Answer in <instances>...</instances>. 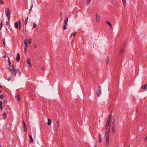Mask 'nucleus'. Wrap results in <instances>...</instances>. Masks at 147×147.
Returning <instances> with one entry per match:
<instances>
[{"mask_svg": "<svg viewBox=\"0 0 147 147\" xmlns=\"http://www.w3.org/2000/svg\"><path fill=\"white\" fill-rule=\"evenodd\" d=\"M101 94V89L100 86L98 87L97 90V96H99Z\"/></svg>", "mask_w": 147, "mask_h": 147, "instance_id": "1", "label": "nucleus"}, {"mask_svg": "<svg viewBox=\"0 0 147 147\" xmlns=\"http://www.w3.org/2000/svg\"><path fill=\"white\" fill-rule=\"evenodd\" d=\"M17 74L19 76H20L21 74V72L19 71L18 70H16V71L15 70L13 71V74H14L15 76H16V74Z\"/></svg>", "mask_w": 147, "mask_h": 147, "instance_id": "2", "label": "nucleus"}, {"mask_svg": "<svg viewBox=\"0 0 147 147\" xmlns=\"http://www.w3.org/2000/svg\"><path fill=\"white\" fill-rule=\"evenodd\" d=\"M5 13L7 16L10 15V13L9 12V9L8 8H5Z\"/></svg>", "mask_w": 147, "mask_h": 147, "instance_id": "3", "label": "nucleus"}, {"mask_svg": "<svg viewBox=\"0 0 147 147\" xmlns=\"http://www.w3.org/2000/svg\"><path fill=\"white\" fill-rule=\"evenodd\" d=\"M96 21L98 23H99L100 21V18L98 14L97 13H96Z\"/></svg>", "mask_w": 147, "mask_h": 147, "instance_id": "4", "label": "nucleus"}, {"mask_svg": "<svg viewBox=\"0 0 147 147\" xmlns=\"http://www.w3.org/2000/svg\"><path fill=\"white\" fill-rule=\"evenodd\" d=\"M68 21V18L67 17H65L64 19V22L63 23L64 25H67V24Z\"/></svg>", "mask_w": 147, "mask_h": 147, "instance_id": "5", "label": "nucleus"}, {"mask_svg": "<svg viewBox=\"0 0 147 147\" xmlns=\"http://www.w3.org/2000/svg\"><path fill=\"white\" fill-rule=\"evenodd\" d=\"M16 99L18 101V102L20 101V95L19 94H18L15 97Z\"/></svg>", "mask_w": 147, "mask_h": 147, "instance_id": "6", "label": "nucleus"}, {"mask_svg": "<svg viewBox=\"0 0 147 147\" xmlns=\"http://www.w3.org/2000/svg\"><path fill=\"white\" fill-rule=\"evenodd\" d=\"M109 57L108 56H107L106 58L105 59V63L106 64L108 65L109 63Z\"/></svg>", "mask_w": 147, "mask_h": 147, "instance_id": "7", "label": "nucleus"}, {"mask_svg": "<svg viewBox=\"0 0 147 147\" xmlns=\"http://www.w3.org/2000/svg\"><path fill=\"white\" fill-rule=\"evenodd\" d=\"M20 54L19 53H18L17 55V57L16 58V60L17 61H18L20 60Z\"/></svg>", "mask_w": 147, "mask_h": 147, "instance_id": "8", "label": "nucleus"}, {"mask_svg": "<svg viewBox=\"0 0 147 147\" xmlns=\"http://www.w3.org/2000/svg\"><path fill=\"white\" fill-rule=\"evenodd\" d=\"M27 63L30 67L32 66V63L31 60L30 59H28L27 60Z\"/></svg>", "mask_w": 147, "mask_h": 147, "instance_id": "9", "label": "nucleus"}, {"mask_svg": "<svg viewBox=\"0 0 147 147\" xmlns=\"http://www.w3.org/2000/svg\"><path fill=\"white\" fill-rule=\"evenodd\" d=\"M110 126L106 125V131H107V132H109L110 131Z\"/></svg>", "mask_w": 147, "mask_h": 147, "instance_id": "10", "label": "nucleus"}, {"mask_svg": "<svg viewBox=\"0 0 147 147\" xmlns=\"http://www.w3.org/2000/svg\"><path fill=\"white\" fill-rule=\"evenodd\" d=\"M16 69L14 67V66L13 65L12 66V69H10V71L11 73L12 74H13V71H16Z\"/></svg>", "mask_w": 147, "mask_h": 147, "instance_id": "11", "label": "nucleus"}, {"mask_svg": "<svg viewBox=\"0 0 147 147\" xmlns=\"http://www.w3.org/2000/svg\"><path fill=\"white\" fill-rule=\"evenodd\" d=\"M106 23L109 25L111 29L113 27L111 23L109 21H107Z\"/></svg>", "mask_w": 147, "mask_h": 147, "instance_id": "12", "label": "nucleus"}, {"mask_svg": "<svg viewBox=\"0 0 147 147\" xmlns=\"http://www.w3.org/2000/svg\"><path fill=\"white\" fill-rule=\"evenodd\" d=\"M142 88L143 89H147V84H145L142 86Z\"/></svg>", "mask_w": 147, "mask_h": 147, "instance_id": "13", "label": "nucleus"}, {"mask_svg": "<svg viewBox=\"0 0 147 147\" xmlns=\"http://www.w3.org/2000/svg\"><path fill=\"white\" fill-rule=\"evenodd\" d=\"M28 136L30 139V141L31 142H33V139L32 136L30 135H29Z\"/></svg>", "mask_w": 147, "mask_h": 147, "instance_id": "14", "label": "nucleus"}, {"mask_svg": "<svg viewBox=\"0 0 147 147\" xmlns=\"http://www.w3.org/2000/svg\"><path fill=\"white\" fill-rule=\"evenodd\" d=\"M109 132H107L106 131L105 133V136L106 137V139H109V134H108Z\"/></svg>", "mask_w": 147, "mask_h": 147, "instance_id": "15", "label": "nucleus"}, {"mask_svg": "<svg viewBox=\"0 0 147 147\" xmlns=\"http://www.w3.org/2000/svg\"><path fill=\"white\" fill-rule=\"evenodd\" d=\"M106 142L107 143V146H108L109 145V139H106Z\"/></svg>", "mask_w": 147, "mask_h": 147, "instance_id": "16", "label": "nucleus"}, {"mask_svg": "<svg viewBox=\"0 0 147 147\" xmlns=\"http://www.w3.org/2000/svg\"><path fill=\"white\" fill-rule=\"evenodd\" d=\"M24 43L25 45V46H27V40L26 39H25L24 40Z\"/></svg>", "mask_w": 147, "mask_h": 147, "instance_id": "17", "label": "nucleus"}, {"mask_svg": "<svg viewBox=\"0 0 147 147\" xmlns=\"http://www.w3.org/2000/svg\"><path fill=\"white\" fill-rule=\"evenodd\" d=\"M122 1L124 7H125L126 6V0H122Z\"/></svg>", "mask_w": 147, "mask_h": 147, "instance_id": "18", "label": "nucleus"}, {"mask_svg": "<svg viewBox=\"0 0 147 147\" xmlns=\"http://www.w3.org/2000/svg\"><path fill=\"white\" fill-rule=\"evenodd\" d=\"M47 120V124L49 125H50L51 124V119H48Z\"/></svg>", "mask_w": 147, "mask_h": 147, "instance_id": "19", "label": "nucleus"}, {"mask_svg": "<svg viewBox=\"0 0 147 147\" xmlns=\"http://www.w3.org/2000/svg\"><path fill=\"white\" fill-rule=\"evenodd\" d=\"M124 51V48H122L121 49L120 51V53L121 54Z\"/></svg>", "mask_w": 147, "mask_h": 147, "instance_id": "20", "label": "nucleus"}, {"mask_svg": "<svg viewBox=\"0 0 147 147\" xmlns=\"http://www.w3.org/2000/svg\"><path fill=\"white\" fill-rule=\"evenodd\" d=\"M7 117V115L5 113H3V117L4 119H5Z\"/></svg>", "mask_w": 147, "mask_h": 147, "instance_id": "21", "label": "nucleus"}, {"mask_svg": "<svg viewBox=\"0 0 147 147\" xmlns=\"http://www.w3.org/2000/svg\"><path fill=\"white\" fill-rule=\"evenodd\" d=\"M18 22H16L14 24L15 27L16 28H18Z\"/></svg>", "mask_w": 147, "mask_h": 147, "instance_id": "22", "label": "nucleus"}, {"mask_svg": "<svg viewBox=\"0 0 147 147\" xmlns=\"http://www.w3.org/2000/svg\"><path fill=\"white\" fill-rule=\"evenodd\" d=\"M76 34V32H74L73 33H72L70 35V37L71 38L72 36V35H73L74 36Z\"/></svg>", "mask_w": 147, "mask_h": 147, "instance_id": "23", "label": "nucleus"}, {"mask_svg": "<svg viewBox=\"0 0 147 147\" xmlns=\"http://www.w3.org/2000/svg\"><path fill=\"white\" fill-rule=\"evenodd\" d=\"M110 123H111V121L108 120L107 122V123L106 125L110 126Z\"/></svg>", "mask_w": 147, "mask_h": 147, "instance_id": "24", "label": "nucleus"}, {"mask_svg": "<svg viewBox=\"0 0 147 147\" xmlns=\"http://www.w3.org/2000/svg\"><path fill=\"white\" fill-rule=\"evenodd\" d=\"M18 23L19 24V29H20L21 28V21L20 20H19L18 21Z\"/></svg>", "mask_w": 147, "mask_h": 147, "instance_id": "25", "label": "nucleus"}, {"mask_svg": "<svg viewBox=\"0 0 147 147\" xmlns=\"http://www.w3.org/2000/svg\"><path fill=\"white\" fill-rule=\"evenodd\" d=\"M12 77V76H10L9 77L7 78V80L9 81H10Z\"/></svg>", "mask_w": 147, "mask_h": 147, "instance_id": "26", "label": "nucleus"}, {"mask_svg": "<svg viewBox=\"0 0 147 147\" xmlns=\"http://www.w3.org/2000/svg\"><path fill=\"white\" fill-rule=\"evenodd\" d=\"M28 20V17H27L26 18V19H25V25H26V24H27V23Z\"/></svg>", "mask_w": 147, "mask_h": 147, "instance_id": "27", "label": "nucleus"}, {"mask_svg": "<svg viewBox=\"0 0 147 147\" xmlns=\"http://www.w3.org/2000/svg\"><path fill=\"white\" fill-rule=\"evenodd\" d=\"M91 1V0H87V1H86L87 4L88 5H89Z\"/></svg>", "mask_w": 147, "mask_h": 147, "instance_id": "28", "label": "nucleus"}, {"mask_svg": "<svg viewBox=\"0 0 147 147\" xmlns=\"http://www.w3.org/2000/svg\"><path fill=\"white\" fill-rule=\"evenodd\" d=\"M23 128L24 129V131H27V127H26V126H24L23 127Z\"/></svg>", "mask_w": 147, "mask_h": 147, "instance_id": "29", "label": "nucleus"}, {"mask_svg": "<svg viewBox=\"0 0 147 147\" xmlns=\"http://www.w3.org/2000/svg\"><path fill=\"white\" fill-rule=\"evenodd\" d=\"M8 61L9 63V67H11V62L9 61V59H8Z\"/></svg>", "mask_w": 147, "mask_h": 147, "instance_id": "30", "label": "nucleus"}, {"mask_svg": "<svg viewBox=\"0 0 147 147\" xmlns=\"http://www.w3.org/2000/svg\"><path fill=\"white\" fill-rule=\"evenodd\" d=\"M5 38L3 39V42L4 44V46L5 47Z\"/></svg>", "mask_w": 147, "mask_h": 147, "instance_id": "31", "label": "nucleus"}, {"mask_svg": "<svg viewBox=\"0 0 147 147\" xmlns=\"http://www.w3.org/2000/svg\"><path fill=\"white\" fill-rule=\"evenodd\" d=\"M112 131L113 132V133H115V128H112Z\"/></svg>", "mask_w": 147, "mask_h": 147, "instance_id": "32", "label": "nucleus"}, {"mask_svg": "<svg viewBox=\"0 0 147 147\" xmlns=\"http://www.w3.org/2000/svg\"><path fill=\"white\" fill-rule=\"evenodd\" d=\"M27 46H25L24 48V51L26 52L27 51Z\"/></svg>", "mask_w": 147, "mask_h": 147, "instance_id": "33", "label": "nucleus"}, {"mask_svg": "<svg viewBox=\"0 0 147 147\" xmlns=\"http://www.w3.org/2000/svg\"><path fill=\"white\" fill-rule=\"evenodd\" d=\"M7 19H8V20H10V17H11V16L10 15H9L8 16H7Z\"/></svg>", "mask_w": 147, "mask_h": 147, "instance_id": "34", "label": "nucleus"}, {"mask_svg": "<svg viewBox=\"0 0 147 147\" xmlns=\"http://www.w3.org/2000/svg\"><path fill=\"white\" fill-rule=\"evenodd\" d=\"M64 25V26H63V29L64 30H65L66 29V25Z\"/></svg>", "mask_w": 147, "mask_h": 147, "instance_id": "35", "label": "nucleus"}, {"mask_svg": "<svg viewBox=\"0 0 147 147\" xmlns=\"http://www.w3.org/2000/svg\"><path fill=\"white\" fill-rule=\"evenodd\" d=\"M31 40H32V39H30L29 40V41H28V44H30L31 43Z\"/></svg>", "mask_w": 147, "mask_h": 147, "instance_id": "36", "label": "nucleus"}, {"mask_svg": "<svg viewBox=\"0 0 147 147\" xmlns=\"http://www.w3.org/2000/svg\"><path fill=\"white\" fill-rule=\"evenodd\" d=\"M36 47H37L36 45V44L34 43V48H36Z\"/></svg>", "mask_w": 147, "mask_h": 147, "instance_id": "37", "label": "nucleus"}, {"mask_svg": "<svg viewBox=\"0 0 147 147\" xmlns=\"http://www.w3.org/2000/svg\"><path fill=\"white\" fill-rule=\"evenodd\" d=\"M37 26V24H33V28H34L36 27Z\"/></svg>", "mask_w": 147, "mask_h": 147, "instance_id": "38", "label": "nucleus"}, {"mask_svg": "<svg viewBox=\"0 0 147 147\" xmlns=\"http://www.w3.org/2000/svg\"><path fill=\"white\" fill-rule=\"evenodd\" d=\"M0 4H1L3 5L4 4L3 2L1 0H0Z\"/></svg>", "mask_w": 147, "mask_h": 147, "instance_id": "39", "label": "nucleus"}, {"mask_svg": "<svg viewBox=\"0 0 147 147\" xmlns=\"http://www.w3.org/2000/svg\"><path fill=\"white\" fill-rule=\"evenodd\" d=\"M2 26H3L2 24V23H0V30L2 28Z\"/></svg>", "mask_w": 147, "mask_h": 147, "instance_id": "40", "label": "nucleus"}, {"mask_svg": "<svg viewBox=\"0 0 147 147\" xmlns=\"http://www.w3.org/2000/svg\"><path fill=\"white\" fill-rule=\"evenodd\" d=\"M2 102L1 101H0V107H2Z\"/></svg>", "mask_w": 147, "mask_h": 147, "instance_id": "41", "label": "nucleus"}, {"mask_svg": "<svg viewBox=\"0 0 147 147\" xmlns=\"http://www.w3.org/2000/svg\"><path fill=\"white\" fill-rule=\"evenodd\" d=\"M3 94H1L0 95V98H3Z\"/></svg>", "mask_w": 147, "mask_h": 147, "instance_id": "42", "label": "nucleus"}, {"mask_svg": "<svg viewBox=\"0 0 147 147\" xmlns=\"http://www.w3.org/2000/svg\"><path fill=\"white\" fill-rule=\"evenodd\" d=\"M111 116H109L108 118V120L111 121Z\"/></svg>", "mask_w": 147, "mask_h": 147, "instance_id": "43", "label": "nucleus"}, {"mask_svg": "<svg viewBox=\"0 0 147 147\" xmlns=\"http://www.w3.org/2000/svg\"><path fill=\"white\" fill-rule=\"evenodd\" d=\"M99 142L100 143L101 142H102V140H101V138H99Z\"/></svg>", "mask_w": 147, "mask_h": 147, "instance_id": "44", "label": "nucleus"}, {"mask_svg": "<svg viewBox=\"0 0 147 147\" xmlns=\"http://www.w3.org/2000/svg\"><path fill=\"white\" fill-rule=\"evenodd\" d=\"M112 127V128H114L115 127V125L114 123H113V124Z\"/></svg>", "mask_w": 147, "mask_h": 147, "instance_id": "45", "label": "nucleus"}, {"mask_svg": "<svg viewBox=\"0 0 147 147\" xmlns=\"http://www.w3.org/2000/svg\"><path fill=\"white\" fill-rule=\"evenodd\" d=\"M144 140H147V136L146 137H145V138L144 139Z\"/></svg>", "mask_w": 147, "mask_h": 147, "instance_id": "46", "label": "nucleus"}, {"mask_svg": "<svg viewBox=\"0 0 147 147\" xmlns=\"http://www.w3.org/2000/svg\"><path fill=\"white\" fill-rule=\"evenodd\" d=\"M98 138H101V136L100 134H99V135Z\"/></svg>", "mask_w": 147, "mask_h": 147, "instance_id": "47", "label": "nucleus"}, {"mask_svg": "<svg viewBox=\"0 0 147 147\" xmlns=\"http://www.w3.org/2000/svg\"><path fill=\"white\" fill-rule=\"evenodd\" d=\"M45 69V67H42L41 68V69L42 70H44Z\"/></svg>", "mask_w": 147, "mask_h": 147, "instance_id": "48", "label": "nucleus"}, {"mask_svg": "<svg viewBox=\"0 0 147 147\" xmlns=\"http://www.w3.org/2000/svg\"><path fill=\"white\" fill-rule=\"evenodd\" d=\"M6 102V101L5 100H4L3 101L4 103H5Z\"/></svg>", "mask_w": 147, "mask_h": 147, "instance_id": "49", "label": "nucleus"}, {"mask_svg": "<svg viewBox=\"0 0 147 147\" xmlns=\"http://www.w3.org/2000/svg\"><path fill=\"white\" fill-rule=\"evenodd\" d=\"M6 57V55H4V56H3V58H5Z\"/></svg>", "mask_w": 147, "mask_h": 147, "instance_id": "50", "label": "nucleus"}, {"mask_svg": "<svg viewBox=\"0 0 147 147\" xmlns=\"http://www.w3.org/2000/svg\"><path fill=\"white\" fill-rule=\"evenodd\" d=\"M62 13L61 12L60 14V16L61 17L62 16Z\"/></svg>", "mask_w": 147, "mask_h": 147, "instance_id": "51", "label": "nucleus"}, {"mask_svg": "<svg viewBox=\"0 0 147 147\" xmlns=\"http://www.w3.org/2000/svg\"><path fill=\"white\" fill-rule=\"evenodd\" d=\"M22 123H23V124H24L25 123V122H24V120H23V121H22Z\"/></svg>", "mask_w": 147, "mask_h": 147, "instance_id": "52", "label": "nucleus"}, {"mask_svg": "<svg viewBox=\"0 0 147 147\" xmlns=\"http://www.w3.org/2000/svg\"><path fill=\"white\" fill-rule=\"evenodd\" d=\"M0 108L1 109V110H2V109H3V108H2V107H0Z\"/></svg>", "mask_w": 147, "mask_h": 147, "instance_id": "53", "label": "nucleus"}, {"mask_svg": "<svg viewBox=\"0 0 147 147\" xmlns=\"http://www.w3.org/2000/svg\"><path fill=\"white\" fill-rule=\"evenodd\" d=\"M23 126H26V124H25V123L24 124H23Z\"/></svg>", "mask_w": 147, "mask_h": 147, "instance_id": "54", "label": "nucleus"}, {"mask_svg": "<svg viewBox=\"0 0 147 147\" xmlns=\"http://www.w3.org/2000/svg\"><path fill=\"white\" fill-rule=\"evenodd\" d=\"M32 7H30V11L31 10V9H32Z\"/></svg>", "mask_w": 147, "mask_h": 147, "instance_id": "55", "label": "nucleus"}, {"mask_svg": "<svg viewBox=\"0 0 147 147\" xmlns=\"http://www.w3.org/2000/svg\"><path fill=\"white\" fill-rule=\"evenodd\" d=\"M0 87L1 88H2V86L1 85V84H0Z\"/></svg>", "mask_w": 147, "mask_h": 147, "instance_id": "56", "label": "nucleus"}, {"mask_svg": "<svg viewBox=\"0 0 147 147\" xmlns=\"http://www.w3.org/2000/svg\"><path fill=\"white\" fill-rule=\"evenodd\" d=\"M7 69H10V68L9 67H7Z\"/></svg>", "mask_w": 147, "mask_h": 147, "instance_id": "57", "label": "nucleus"}, {"mask_svg": "<svg viewBox=\"0 0 147 147\" xmlns=\"http://www.w3.org/2000/svg\"><path fill=\"white\" fill-rule=\"evenodd\" d=\"M6 23L7 24V21H6Z\"/></svg>", "mask_w": 147, "mask_h": 147, "instance_id": "58", "label": "nucleus"}, {"mask_svg": "<svg viewBox=\"0 0 147 147\" xmlns=\"http://www.w3.org/2000/svg\"><path fill=\"white\" fill-rule=\"evenodd\" d=\"M114 122H115V121H113V123L114 124Z\"/></svg>", "mask_w": 147, "mask_h": 147, "instance_id": "59", "label": "nucleus"}, {"mask_svg": "<svg viewBox=\"0 0 147 147\" xmlns=\"http://www.w3.org/2000/svg\"><path fill=\"white\" fill-rule=\"evenodd\" d=\"M136 111H137H137H138V110H136Z\"/></svg>", "mask_w": 147, "mask_h": 147, "instance_id": "60", "label": "nucleus"}, {"mask_svg": "<svg viewBox=\"0 0 147 147\" xmlns=\"http://www.w3.org/2000/svg\"><path fill=\"white\" fill-rule=\"evenodd\" d=\"M1 92V90H0V92Z\"/></svg>", "mask_w": 147, "mask_h": 147, "instance_id": "61", "label": "nucleus"}, {"mask_svg": "<svg viewBox=\"0 0 147 147\" xmlns=\"http://www.w3.org/2000/svg\"><path fill=\"white\" fill-rule=\"evenodd\" d=\"M116 147H118V146H116Z\"/></svg>", "mask_w": 147, "mask_h": 147, "instance_id": "62", "label": "nucleus"}, {"mask_svg": "<svg viewBox=\"0 0 147 147\" xmlns=\"http://www.w3.org/2000/svg\"><path fill=\"white\" fill-rule=\"evenodd\" d=\"M42 147H43V146H42Z\"/></svg>", "mask_w": 147, "mask_h": 147, "instance_id": "63", "label": "nucleus"}, {"mask_svg": "<svg viewBox=\"0 0 147 147\" xmlns=\"http://www.w3.org/2000/svg\"><path fill=\"white\" fill-rule=\"evenodd\" d=\"M95 147H96V146H95Z\"/></svg>", "mask_w": 147, "mask_h": 147, "instance_id": "64", "label": "nucleus"}]
</instances>
